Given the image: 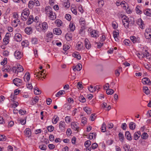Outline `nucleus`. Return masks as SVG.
I'll use <instances>...</instances> for the list:
<instances>
[{"mask_svg":"<svg viewBox=\"0 0 151 151\" xmlns=\"http://www.w3.org/2000/svg\"><path fill=\"white\" fill-rule=\"evenodd\" d=\"M47 129L49 131L51 132L54 130V128L52 126H50L47 127Z\"/></svg>","mask_w":151,"mask_h":151,"instance_id":"nucleus-40","label":"nucleus"},{"mask_svg":"<svg viewBox=\"0 0 151 151\" xmlns=\"http://www.w3.org/2000/svg\"><path fill=\"white\" fill-rule=\"evenodd\" d=\"M27 74V75L26 78L27 80V81H28L30 79V74L29 72H27L26 73V74H25V76H26V75Z\"/></svg>","mask_w":151,"mask_h":151,"instance_id":"nucleus-48","label":"nucleus"},{"mask_svg":"<svg viewBox=\"0 0 151 151\" xmlns=\"http://www.w3.org/2000/svg\"><path fill=\"white\" fill-rule=\"evenodd\" d=\"M101 130L102 132H105L106 131V125L104 123L102 125Z\"/></svg>","mask_w":151,"mask_h":151,"instance_id":"nucleus-32","label":"nucleus"},{"mask_svg":"<svg viewBox=\"0 0 151 151\" xmlns=\"http://www.w3.org/2000/svg\"><path fill=\"white\" fill-rule=\"evenodd\" d=\"M66 133L68 135H70L71 134V131L70 129H68Z\"/></svg>","mask_w":151,"mask_h":151,"instance_id":"nucleus-63","label":"nucleus"},{"mask_svg":"<svg viewBox=\"0 0 151 151\" xmlns=\"http://www.w3.org/2000/svg\"><path fill=\"white\" fill-rule=\"evenodd\" d=\"M138 132H135L134 134V139L135 140H137L138 138L140 137L139 136V135L137 134Z\"/></svg>","mask_w":151,"mask_h":151,"instance_id":"nucleus-50","label":"nucleus"},{"mask_svg":"<svg viewBox=\"0 0 151 151\" xmlns=\"http://www.w3.org/2000/svg\"><path fill=\"white\" fill-rule=\"evenodd\" d=\"M129 41L128 40H125L124 41V43L126 45L129 46Z\"/></svg>","mask_w":151,"mask_h":151,"instance_id":"nucleus-58","label":"nucleus"},{"mask_svg":"<svg viewBox=\"0 0 151 151\" xmlns=\"http://www.w3.org/2000/svg\"><path fill=\"white\" fill-rule=\"evenodd\" d=\"M143 90L144 92H145V94H149V91L148 89V87H144L143 88Z\"/></svg>","mask_w":151,"mask_h":151,"instance_id":"nucleus-37","label":"nucleus"},{"mask_svg":"<svg viewBox=\"0 0 151 151\" xmlns=\"http://www.w3.org/2000/svg\"><path fill=\"white\" fill-rule=\"evenodd\" d=\"M53 32L55 34L60 35L62 33L60 29L58 28H55L53 30Z\"/></svg>","mask_w":151,"mask_h":151,"instance_id":"nucleus-11","label":"nucleus"},{"mask_svg":"<svg viewBox=\"0 0 151 151\" xmlns=\"http://www.w3.org/2000/svg\"><path fill=\"white\" fill-rule=\"evenodd\" d=\"M119 35V32H116V31H114L113 32V37L114 38H115V37H117V35Z\"/></svg>","mask_w":151,"mask_h":151,"instance_id":"nucleus-60","label":"nucleus"},{"mask_svg":"<svg viewBox=\"0 0 151 151\" xmlns=\"http://www.w3.org/2000/svg\"><path fill=\"white\" fill-rule=\"evenodd\" d=\"M127 124L126 123H124L122 124L121 128L124 130H126V129Z\"/></svg>","mask_w":151,"mask_h":151,"instance_id":"nucleus-52","label":"nucleus"},{"mask_svg":"<svg viewBox=\"0 0 151 151\" xmlns=\"http://www.w3.org/2000/svg\"><path fill=\"white\" fill-rule=\"evenodd\" d=\"M65 17L66 19L68 21H70L71 18V16L69 14H66Z\"/></svg>","mask_w":151,"mask_h":151,"instance_id":"nucleus-43","label":"nucleus"},{"mask_svg":"<svg viewBox=\"0 0 151 151\" xmlns=\"http://www.w3.org/2000/svg\"><path fill=\"white\" fill-rule=\"evenodd\" d=\"M82 65L80 64H78L75 67H73V69L74 71L77 70L78 71H80L82 68Z\"/></svg>","mask_w":151,"mask_h":151,"instance_id":"nucleus-8","label":"nucleus"},{"mask_svg":"<svg viewBox=\"0 0 151 151\" xmlns=\"http://www.w3.org/2000/svg\"><path fill=\"white\" fill-rule=\"evenodd\" d=\"M24 31L26 33L27 35H30L32 32V28L29 27H27L25 29Z\"/></svg>","mask_w":151,"mask_h":151,"instance_id":"nucleus-16","label":"nucleus"},{"mask_svg":"<svg viewBox=\"0 0 151 151\" xmlns=\"http://www.w3.org/2000/svg\"><path fill=\"white\" fill-rule=\"evenodd\" d=\"M59 120V117L57 116L54 119L53 121H52V122L53 124H56Z\"/></svg>","mask_w":151,"mask_h":151,"instance_id":"nucleus-53","label":"nucleus"},{"mask_svg":"<svg viewBox=\"0 0 151 151\" xmlns=\"http://www.w3.org/2000/svg\"><path fill=\"white\" fill-rule=\"evenodd\" d=\"M143 22L141 19H138L137 23L140 26V28L142 29H144V24L143 23Z\"/></svg>","mask_w":151,"mask_h":151,"instance_id":"nucleus-13","label":"nucleus"},{"mask_svg":"<svg viewBox=\"0 0 151 151\" xmlns=\"http://www.w3.org/2000/svg\"><path fill=\"white\" fill-rule=\"evenodd\" d=\"M91 144V142L90 141L88 140L86 141L84 144V145L86 147H88Z\"/></svg>","mask_w":151,"mask_h":151,"instance_id":"nucleus-41","label":"nucleus"},{"mask_svg":"<svg viewBox=\"0 0 151 151\" xmlns=\"http://www.w3.org/2000/svg\"><path fill=\"white\" fill-rule=\"evenodd\" d=\"M122 68L119 67L118 69L116 70L115 71V74L117 76H118L120 75V71H122Z\"/></svg>","mask_w":151,"mask_h":151,"instance_id":"nucleus-27","label":"nucleus"},{"mask_svg":"<svg viewBox=\"0 0 151 151\" xmlns=\"http://www.w3.org/2000/svg\"><path fill=\"white\" fill-rule=\"evenodd\" d=\"M145 38L147 39H150L151 36V33H145Z\"/></svg>","mask_w":151,"mask_h":151,"instance_id":"nucleus-42","label":"nucleus"},{"mask_svg":"<svg viewBox=\"0 0 151 151\" xmlns=\"http://www.w3.org/2000/svg\"><path fill=\"white\" fill-rule=\"evenodd\" d=\"M14 39L17 42H20L22 40L21 35L20 34H16L14 36Z\"/></svg>","mask_w":151,"mask_h":151,"instance_id":"nucleus-10","label":"nucleus"},{"mask_svg":"<svg viewBox=\"0 0 151 151\" xmlns=\"http://www.w3.org/2000/svg\"><path fill=\"white\" fill-rule=\"evenodd\" d=\"M3 41L5 45L7 44L9 42V39L7 38L4 37L3 40Z\"/></svg>","mask_w":151,"mask_h":151,"instance_id":"nucleus-44","label":"nucleus"},{"mask_svg":"<svg viewBox=\"0 0 151 151\" xmlns=\"http://www.w3.org/2000/svg\"><path fill=\"white\" fill-rule=\"evenodd\" d=\"M7 58H4L3 61L1 62V65H4L6 64L7 63Z\"/></svg>","mask_w":151,"mask_h":151,"instance_id":"nucleus-46","label":"nucleus"},{"mask_svg":"<svg viewBox=\"0 0 151 151\" xmlns=\"http://www.w3.org/2000/svg\"><path fill=\"white\" fill-rule=\"evenodd\" d=\"M98 31L94 30L91 31L90 33L91 36L93 37H97L99 36Z\"/></svg>","mask_w":151,"mask_h":151,"instance_id":"nucleus-9","label":"nucleus"},{"mask_svg":"<svg viewBox=\"0 0 151 151\" xmlns=\"http://www.w3.org/2000/svg\"><path fill=\"white\" fill-rule=\"evenodd\" d=\"M42 27L43 30H46L48 28V25L47 22H44L42 23Z\"/></svg>","mask_w":151,"mask_h":151,"instance_id":"nucleus-23","label":"nucleus"},{"mask_svg":"<svg viewBox=\"0 0 151 151\" xmlns=\"http://www.w3.org/2000/svg\"><path fill=\"white\" fill-rule=\"evenodd\" d=\"M130 39L134 43H139L140 42L139 38L138 37L137 38L134 36H131L130 37Z\"/></svg>","mask_w":151,"mask_h":151,"instance_id":"nucleus-5","label":"nucleus"},{"mask_svg":"<svg viewBox=\"0 0 151 151\" xmlns=\"http://www.w3.org/2000/svg\"><path fill=\"white\" fill-rule=\"evenodd\" d=\"M83 109L88 114H90L91 113V109L88 107H84Z\"/></svg>","mask_w":151,"mask_h":151,"instance_id":"nucleus-26","label":"nucleus"},{"mask_svg":"<svg viewBox=\"0 0 151 151\" xmlns=\"http://www.w3.org/2000/svg\"><path fill=\"white\" fill-rule=\"evenodd\" d=\"M63 94V92L62 91H60L58 92L56 94V96L57 97H59L60 95Z\"/></svg>","mask_w":151,"mask_h":151,"instance_id":"nucleus-56","label":"nucleus"},{"mask_svg":"<svg viewBox=\"0 0 151 151\" xmlns=\"http://www.w3.org/2000/svg\"><path fill=\"white\" fill-rule=\"evenodd\" d=\"M144 14L147 16H151V14L148 11H145L144 12Z\"/></svg>","mask_w":151,"mask_h":151,"instance_id":"nucleus-64","label":"nucleus"},{"mask_svg":"<svg viewBox=\"0 0 151 151\" xmlns=\"http://www.w3.org/2000/svg\"><path fill=\"white\" fill-rule=\"evenodd\" d=\"M126 23H127V24L126 25V23L124 22L122 20V23H123V24L124 26V27L125 28H128L129 27V24H130V21L129 20V19H127L126 20H125V21Z\"/></svg>","mask_w":151,"mask_h":151,"instance_id":"nucleus-21","label":"nucleus"},{"mask_svg":"<svg viewBox=\"0 0 151 151\" xmlns=\"http://www.w3.org/2000/svg\"><path fill=\"white\" fill-rule=\"evenodd\" d=\"M62 23V21L60 19H57L55 21V23H56L57 26L58 27L61 26Z\"/></svg>","mask_w":151,"mask_h":151,"instance_id":"nucleus-29","label":"nucleus"},{"mask_svg":"<svg viewBox=\"0 0 151 151\" xmlns=\"http://www.w3.org/2000/svg\"><path fill=\"white\" fill-rule=\"evenodd\" d=\"M65 126V124L64 121H61L59 124V127L61 130L64 129Z\"/></svg>","mask_w":151,"mask_h":151,"instance_id":"nucleus-17","label":"nucleus"},{"mask_svg":"<svg viewBox=\"0 0 151 151\" xmlns=\"http://www.w3.org/2000/svg\"><path fill=\"white\" fill-rule=\"evenodd\" d=\"M126 138L129 140H131L132 139L131 135L129 131H126L125 133Z\"/></svg>","mask_w":151,"mask_h":151,"instance_id":"nucleus-15","label":"nucleus"},{"mask_svg":"<svg viewBox=\"0 0 151 151\" xmlns=\"http://www.w3.org/2000/svg\"><path fill=\"white\" fill-rule=\"evenodd\" d=\"M142 82L144 84H147L149 85H151V82L147 78L145 77L142 80Z\"/></svg>","mask_w":151,"mask_h":151,"instance_id":"nucleus-3","label":"nucleus"},{"mask_svg":"<svg viewBox=\"0 0 151 151\" xmlns=\"http://www.w3.org/2000/svg\"><path fill=\"white\" fill-rule=\"evenodd\" d=\"M96 134L95 133H90L89 135V139H93V137L95 138H96Z\"/></svg>","mask_w":151,"mask_h":151,"instance_id":"nucleus-28","label":"nucleus"},{"mask_svg":"<svg viewBox=\"0 0 151 151\" xmlns=\"http://www.w3.org/2000/svg\"><path fill=\"white\" fill-rule=\"evenodd\" d=\"M32 44H36L37 42V39L36 38H32Z\"/></svg>","mask_w":151,"mask_h":151,"instance_id":"nucleus-47","label":"nucleus"},{"mask_svg":"<svg viewBox=\"0 0 151 151\" xmlns=\"http://www.w3.org/2000/svg\"><path fill=\"white\" fill-rule=\"evenodd\" d=\"M14 55L16 59H20L22 56L21 52L18 50H16L14 53Z\"/></svg>","mask_w":151,"mask_h":151,"instance_id":"nucleus-2","label":"nucleus"},{"mask_svg":"<svg viewBox=\"0 0 151 151\" xmlns=\"http://www.w3.org/2000/svg\"><path fill=\"white\" fill-rule=\"evenodd\" d=\"M48 147L50 149L52 150L55 148V145L53 144H50L48 145Z\"/></svg>","mask_w":151,"mask_h":151,"instance_id":"nucleus-61","label":"nucleus"},{"mask_svg":"<svg viewBox=\"0 0 151 151\" xmlns=\"http://www.w3.org/2000/svg\"><path fill=\"white\" fill-rule=\"evenodd\" d=\"M33 21L34 20L33 16L32 15H31L29 16L28 19V20L27 21V23L28 25L30 24L33 22Z\"/></svg>","mask_w":151,"mask_h":151,"instance_id":"nucleus-19","label":"nucleus"},{"mask_svg":"<svg viewBox=\"0 0 151 151\" xmlns=\"http://www.w3.org/2000/svg\"><path fill=\"white\" fill-rule=\"evenodd\" d=\"M136 13L137 14H141L142 13V11L139 9L138 6H137L136 8Z\"/></svg>","mask_w":151,"mask_h":151,"instance_id":"nucleus-62","label":"nucleus"},{"mask_svg":"<svg viewBox=\"0 0 151 151\" xmlns=\"http://www.w3.org/2000/svg\"><path fill=\"white\" fill-rule=\"evenodd\" d=\"M85 46L87 49H89L91 47L90 43L88 40L87 38L85 40Z\"/></svg>","mask_w":151,"mask_h":151,"instance_id":"nucleus-6","label":"nucleus"},{"mask_svg":"<svg viewBox=\"0 0 151 151\" xmlns=\"http://www.w3.org/2000/svg\"><path fill=\"white\" fill-rule=\"evenodd\" d=\"M144 66L145 68H146L148 70H151V67L149 66L148 64H145Z\"/></svg>","mask_w":151,"mask_h":151,"instance_id":"nucleus-59","label":"nucleus"},{"mask_svg":"<svg viewBox=\"0 0 151 151\" xmlns=\"http://www.w3.org/2000/svg\"><path fill=\"white\" fill-rule=\"evenodd\" d=\"M69 49V46L68 45H65L63 46V50L65 51H66Z\"/></svg>","mask_w":151,"mask_h":151,"instance_id":"nucleus-57","label":"nucleus"},{"mask_svg":"<svg viewBox=\"0 0 151 151\" xmlns=\"http://www.w3.org/2000/svg\"><path fill=\"white\" fill-rule=\"evenodd\" d=\"M88 89L89 91L91 92H93L95 91V89L93 87V86L91 85L90 86V88H88Z\"/></svg>","mask_w":151,"mask_h":151,"instance_id":"nucleus-49","label":"nucleus"},{"mask_svg":"<svg viewBox=\"0 0 151 151\" xmlns=\"http://www.w3.org/2000/svg\"><path fill=\"white\" fill-rule=\"evenodd\" d=\"M148 135L146 132H144L142 135L141 137L142 139H146L147 138Z\"/></svg>","mask_w":151,"mask_h":151,"instance_id":"nucleus-35","label":"nucleus"},{"mask_svg":"<svg viewBox=\"0 0 151 151\" xmlns=\"http://www.w3.org/2000/svg\"><path fill=\"white\" fill-rule=\"evenodd\" d=\"M78 124L77 123L72 122L71 124L72 128L73 129L75 130L78 131L79 128L78 126Z\"/></svg>","mask_w":151,"mask_h":151,"instance_id":"nucleus-12","label":"nucleus"},{"mask_svg":"<svg viewBox=\"0 0 151 151\" xmlns=\"http://www.w3.org/2000/svg\"><path fill=\"white\" fill-rule=\"evenodd\" d=\"M24 133L25 136L29 137L31 135V130L29 128H27L24 131Z\"/></svg>","mask_w":151,"mask_h":151,"instance_id":"nucleus-4","label":"nucleus"},{"mask_svg":"<svg viewBox=\"0 0 151 151\" xmlns=\"http://www.w3.org/2000/svg\"><path fill=\"white\" fill-rule=\"evenodd\" d=\"M137 55L139 59H141L144 58V55L143 54V53H138Z\"/></svg>","mask_w":151,"mask_h":151,"instance_id":"nucleus-38","label":"nucleus"},{"mask_svg":"<svg viewBox=\"0 0 151 151\" xmlns=\"http://www.w3.org/2000/svg\"><path fill=\"white\" fill-rule=\"evenodd\" d=\"M22 80L19 78H15L13 80L14 83L17 86H19L20 85L18 83H22Z\"/></svg>","mask_w":151,"mask_h":151,"instance_id":"nucleus-7","label":"nucleus"},{"mask_svg":"<svg viewBox=\"0 0 151 151\" xmlns=\"http://www.w3.org/2000/svg\"><path fill=\"white\" fill-rule=\"evenodd\" d=\"M6 137L5 136L0 134V141H5L6 140Z\"/></svg>","mask_w":151,"mask_h":151,"instance_id":"nucleus-36","label":"nucleus"},{"mask_svg":"<svg viewBox=\"0 0 151 151\" xmlns=\"http://www.w3.org/2000/svg\"><path fill=\"white\" fill-rule=\"evenodd\" d=\"M98 4L99 6L102 7L104 4V1L103 0H101L98 1Z\"/></svg>","mask_w":151,"mask_h":151,"instance_id":"nucleus-45","label":"nucleus"},{"mask_svg":"<svg viewBox=\"0 0 151 151\" xmlns=\"http://www.w3.org/2000/svg\"><path fill=\"white\" fill-rule=\"evenodd\" d=\"M47 104L48 105H50L52 102V100L50 98H47L46 100Z\"/></svg>","mask_w":151,"mask_h":151,"instance_id":"nucleus-55","label":"nucleus"},{"mask_svg":"<svg viewBox=\"0 0 151 151\" xmlns=\"http://www.w3.org/2000/svg\"><path fill=\"white\" fill-rule=\"evenodd\" d=\"M114 90L112 89L107 88L106 89V93L108 95H112L114 93Z\"/></svg>","mask_w":151,"mask_h":151,"instance_id":"nucleus-30","label":"nucleus"},{"mask_svg":"<svg viewBox=\"0 0 151 151\" xmlns=\"http://www.w3.org/2000/svg\"><path fill=\"white\" fill-rule=\"evenodd\" d=\"M129 127L131 129H134L135 128V124L133 122H131L129 124Z\"/></svg>","mask_w":151,"mask_h":151,"instance_id":"nucleus-25","label":"nucleus"},{"mask_svg":"<svg viewBox=\"0 0 151 151\" xmlns=\"http://www.w3.org/2000/svg\"><path fill=\"white\" fill-rule=\"evenodd\" d=\"M34 93L36 95H39L41 93V90L37 87L34 88Z\"/></svg>","mask_w":151,"mask_h":151,"instance_id":"nucleus-22","label":"nucleus"},{"mask_svg":"<svg viewBox=\"0 0 151 151\" xmlns=\"http://www.w3.org/2000/svg\"><path fill=\"white\" fill-rule=\"evenodd\" d=\"M119 136L120 140L122 142L124 139L123 134L121 132H120L119 134Z\"/></svg>","mask_w":151,"mask_h":151,"instance_id":"nucleus-31","label":"nucleus"},{"mask_svg":"<svg viewBox=\"0 0 151 151\" xmlns=\"http://www.w3.org/2000/svg\"><path fill=\"white\" fill-rule=\"evenodd\" d=\"M79 100L80 102L83 103H84L86 101L85 98L83 96H81L79 97Z\"/></svg>","mask_w":151,"mask_h":151,"instance_id":"nucleus-39","label":"nucleus"},{"mask_svg":"<svg viewBox=\"0 0 151 151\" xmlns=\"http://www.w3.org/2000/svg\"><path fill=\"white\" fill-rule=\"evenodd\" d=\"M49 139L50 141H53L54 140V136L52 134L50 135Z\"/></svg>","mask_w":151,"mask_h":151,"instance_id":"nucleus-54","label":"nucleus"},{"mask_svg":"<svg viewBox=\"0 0 151 151\" xmlns=\"http://www.w3.org/2000/svg\"><path fill=\"white\" fill-rule=\"evenodd\" d=\"M98 147V145L97 143H95L93 144L91 146V148L92 149L94 150L97 147Z\"/></svg>","mask_w":151,"mask_h":151,"instance_id":"nucleus-51","label":"nucleus"},{"mask_svg":"<svg viewBox=\"0 0 151 151\" xmlns=\"http://www.w3.org/2000/svg\"><path fill=\"white\" fill-rule=\"evenodd\" d=\"M69 27L71 31H73L75 29V26L73 23H70L69 24Z\"/></svg>","mask_w":151,"mask_h":151,"instance_id":"nucleus-34","label":"nucleus"},{"mask_svg":"<svg viewBox=\"0 0 151 151\" xmlns=\"http://www.w3.org/2000/svg\"><path fill=\"white\" fill-rule=\"evenodd\" d=\"M39 147L42 150H45L47 149L46 146L44 144L40 145Z\"/></svg>","mask_w":151,"mask_h":151,"instance_id":"nucleus-33","label":"nucleus"},{"mask_svg":"<svg viewBox=\"0 0 151 151\" xmlns=\"http://www.w3.org/2000/svg\"><path fill=\"white\" fill-rule=\"evenodd\" d=\"M73 56L75 58H77L78 60H80L81 59V56L77 52L74 53L73 54Z\"/></svg>","mask_w":151,"mask_h":151,"instance_id":"nucleus-24","label":"nucleus"},{"mask_svg":"<svg viewBox=\"0 0 151 151\" xmlns=\"http://www.w3.org/2000/svg\"><path fill=\"white\" fill-rule=\"evenodd\" d=\"M17 73L19 72H22L24 70V68H23L22 66L19 64H17Z\"/></svg>","mask_w":151,"mask_h":151,"instance_id":"nucleus-20","label":"nucleus"},{"mask_svg":"<svg viewBox=\"0 0 151 151\" xmlns=\"http://www.w3.org/2000/svg\"><path fill=\"white\" fill-rule=\"evenodd\" d=\"M50 19L54 20L56 18V15L55 13H53L52 11L48 15Z\"/></svg>","mask_w":151,"mask_h":151,"instance_id":"nucleus-14","label":"nucleus"},{"mask_svg":"<svg viewBox=\"0 0 151 151\" xmlns=\"http://www.w3.org/2000/svg\"><path fill=\"white\" fill-rule=\"evenodd\" d=\"M29 9H25L22 12L21 18L23 21H26L28 18V16L29 14Z\"/></svg>","mask_w":151,"mask_h":151,"instance_id":"nucleus-1","label":"nucleus"},{"mask_svg":"<svg viewBox=\"0 0 151 151\" xmlns=\"http://www.w3.org/2000/svg\"><path fill=\"white\" fill-rule=\"evenodd\" d=\"M53 37V34L52 32L48 33L46 36V39L47 40V42L51 40Z\"/></svg>","mask_w":151,"mask_h":151,"instance_id":"nucleus-18","label":"nucleus"}]
</instances>
